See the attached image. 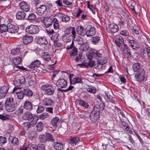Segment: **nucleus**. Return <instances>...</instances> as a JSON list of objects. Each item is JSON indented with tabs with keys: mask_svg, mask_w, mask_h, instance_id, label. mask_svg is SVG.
I'll list each match as a JSON object with an SVG mask.
<instances>
[{
	"mask_svg": "<svg viewBox=\"0 0 150 150\" xmlns=\"http://www.w3.org/2000/svg\"><path fill=\"white\" fill-rule=\"evenodd\" d=\"M64 34L63 36L62 39L65 42L71 41L73 39L76 34L74 28L70 27L67 28L64 31Z\"/></svg>",
	"mask_w": 150,
	"mask_h": 150,
	"instance_id": "obj_1",
	"label": "nucleus"
},
{
	"mask_svg": "<svg viewBox=\"0 0 150 150\" xmlns=\"http://www.w3.org/2000/svg\"><path fill=\"white\" fill-rule=\"evenodd\" d=\"M5 105L6 111L12 112L16 109L17 104L16 103L14 102L13 98L8 97L7 98L5 102Z\"/></svg>",
	"mask_w": 150,
	"mask_h": 150,
	"instance_id": "obj_2",
	"label": "nucleus"
},
{
	"mask_svg": "<svg viewBox=\"0 0 150 150\" xmlns=\"http://www.w3.org/2000/svg\"><path fill=\"white\" fill-rule=\"evenodd\" d=\"M41 89L44 91V93L47 95H52L54 92V87L50 84L43 85L41 87Z\"/></svg>",
	"mask_w": 150,
	"mask_h": 150,
	"instance_id": "obj_3",
	"label": "nucleus"
},
{
	"mask_svg": "<svg viewBox=\"0 0 150 150\" xmlns=\"http://www.w3.org/2000/svg\"><path fill=\"white\" fill-rule=\"evenodd\" d=\"M135 78L138 81L141 82L144 80L146 79L145 72L144 69L141 68L135 75Z\"/></svg>",
	"mask_w": 150,
	"mask_h": 150,
	"instance_id": "obj_4",
	"label": "nucleus"
},
{
	"mask_svg": "<svg viewBox=\"0 0 150 150\" xmlns=\"http://www.w3.org/2000/svg\"><path fill=\"white\" fill-rule=\"evenodd\" d=\"M26 32L31 34H34L38 33L39 29L37 25H31L26 28Z\"/></svg>",
	"mask_w": 150,
	"mask_h": 150,
	"instance_id": "obj_5",
	"label": "nucleus"
},
{
	"mask_svg": "<svg viewBox=\"0 0 150 150\" xmlns=\"http://www.w3.org/2000/svg\"><path fill=\"white\" fill-rule=\"evenodd\" d=\"M74 40L76 41L78 44L80 45L83 44V39L80 36H77L76 34L75 37L73 38V40L72 41L71 44L69 45H68L66 48L67 50H69L73 47Z\"/></svg>",
	"mask_w": 150,
	"mask_h": 150,
	"instance_id": "obj_6",
	"label": "nucleus"
},
{
	"mask_svg": "<svg viewBox=\"0 0 150 150\" xmlns=\"http://www.w3.org/2000/svg\"><path fill=\"white\" fill-rule=\"evenodd\" d=\"M36 12L39 16H42L46 14L47 10L46 6L45 5H40L39 7L37 8Z\"/></svg>",
	"mask_w": 150,
	"mask_h": 150,
	"instance_id": "obj_7",
	"label": "nucleus"
},
{
	"mask_svg": "<svg viewBox=\"0 0 150 150\" xmlns=\"http://www.w3.org/2000/svg\"><path fill=\"white\" fill-rule=\"evenodd\" d=\"M105 107V105L103 103H100V105H96L94 108L93 110L91 112L96 115H99L100 108V110H103Z\"/></svg>",
	"mask_w": 150,
	"mask_h": 150,
	"instance_id": "obj_8",
	"label": "nucleus"
},
{
	"mask_svg": "<svg viewBox=\"0 0 150 150\" xmlns=\"http://www.w3.org/2000/svg\"><path fill=\"white\" fill-rule=\"evenodd\" d=\"M86 34L87 37L92 36L94 35L96 33L95 28L91 27V25H89L86 28Z\"/></svg>",
	"mask_w": 150,
	"mask_h": 150,
	"instance_id": "obj_9",
	"label": "nucleus"
},
{
	"mask_svg": "<svg viewBox=\"0 0 150 150\" xmlns=\"http://www.w3.org/2000/svg\"><path fill=\"white\" fill-rule=\"evenodd\" d=\"M8 32L10 33H17L18 30V28L17 26L11 24L10 23H8Z\"/></svg>",
	"mask_w": 150,
	"mask_h": 150,
	"instance_id": "obj_10",
	"label": "nucleus"
},
{
	"mask_svg": "<svg viewBox=\"0 0 150 150\" xmlns=\"http://www.w3.org/2000/svg\"><path fill=\"white\" fill-rule=\"evenodd\" d=\"M53 20L50 17H44L43 20V23L45 27L49 28L52 24Z\"/></svg>",
	"mask_w": 150,
	"mask_h": 150,
	"instance_id": "obj_11",
	"label": "nucleus"
},
{
	"mask_svg": "<svg viewBox=\"0 0 150 150\" xmlns=\"http://www.w3.org/2000/svg\"><path fill=\"white\" fill-rule=\"evenodd\" d=\"M57 85L62 88H65L67 85V81L64 79H58L56 82Z\"/></svg>",
	"mask_w": 150,
	"mask_h": 150,
	"instance_id": "obj_12",
	"label": "nucleus"
},
{
	"mask_svg": "<svg viewBox=\"0 0 150 150\" xmlns=\"http://www.w3.org/2000/svg\"><path fill=\"white\" fill-rule=\"evenodd\" d=\"M20 9L23 11L27 12L29 11L30 8L29 6L24 1H22L20 3Z\"/></svg>",
	"mask_w": 150,
	"mask_h": 150,
	"instance_id": "obj_13",
	"label": "nucleus"
},
{
	"mask_svg": "<svg viewBox=\"0 0 150 150\" xmlns=\"http://www.w3.org/2000/svg\"><path fill=\"white\" fill-rule=\"evenodd\" d=\"M79 140V137L71 136L68 140V142L69 144L75 146L78 143Z\"/></svg>",
	"mask_w": 150,
	"mask_h": 150,
	"instance_id": "obj_14",
	"label": "nucleus"
},
{
	"mask_svg": "<svg viewBox=\"0 0 150 150\" xmlns=\"http://www.w3.org/2000/svg\"><path fill=\"white\" fill-rule=\"evenodd\" d=\"M8 90V88L6 86H4L1 88L0 89V99L5 97Z\"/></svg>",
	"mask_w": 150,
	"mask_h": 150,
	"instance_id": "obj_15",
	"label": "nucleus"
},
{
	"mask_svg": "<svg viewBox=\"0 0 150 150\" xmlns=\"http://www.w3.org/2000/svg\"><path fill=\"white\" fill-rule=\"evenodd\" d=\"M36 41L38 44L40 45H46L48 43L46 38L45 37H40L36 39Z\"/></svg>",
	"mask_w": 150,
	"mask_h": 150,
	"instance_id": "obj_16",
	"label": "nucleus"
},
{
	"mask_svg": "<svg viewBox=\"0 0 150 150\" xmlns=\"http://www.w3.org/2000/svg\"><path fill=\"white\" fill-rule=\"evenodd\" d=\"M42 104L44 106H52L54 103V101L51 98H45L42 100Z\"/></svg>",
	"mask_w": 150,
	"mask_h": 150,
	"instance_id": "obj_17",
	"label": "nucleus"
},
{
	"mask_svg": "<svg viewBox=\"0 0 150 150\" xmlns=\"http://www.w3.org/2000/svg\"><path fill=\"white\" fill-rule=\"evenodd\" d=\"M108 30L112 33H114L118 31V28L117 25L114 23H112L108 26Z\"/></svg>",
	"mask_w": 150,
	"mask_h": 150,
	"instance_id": "obj_18",
	"label": "nucleus"
},
{
	"mask_svg": "<svg viewBox=\"0 0 150 150\" xmlns=\"http://www.w3.org/2000/svg\"><path fill=\"white\" fill-rule=\"evenodd\" d=\"M9 141L14 145L18 146L19 144L18 139L15 136H10L9 137Z\"/></svg>",
	"mask_w": 150,
	"mask_h": 150,
	"instance_id": "obj_19",
	"label": "nucleus"
},
{
	"mask_svg": "<svg viewBox=\"0 0 150 150\" xmlns=\"http://www.w3.org/2000/svg\"><path fill=\"white\" fill-rule=\"evenodd\" d=\"M70 81L71 83L76 84L81 83L82 81L81 77L80 76H77L73 78L71 81V78L70 77Z\"/></svg>",
	"mask_w": 150,
	"mask_h": 150,
	"instance_id": "obj_20",
	"label": "nucleus"
},
{
	"mask_svg": "<svg viewBox=\"0 0 150 150\" xmlns=\"http://www.w3.org/2000/svg\"><path fill=\"white\" fill-rule=\"evenodd\" d=\"M33 40V38L30 36H24L23 37L22 40L23 43L27 45L32 42Z\"/></svg>",
	"mask_w": 150,
	"mask_h": 150,
	"instance_id": "obj_21",
	"label": "nucleus"
},
{
	"mask_svg": "<svg viewBox=\"0 0 150 150\" xmlns=\"http://www.w3.org/2000/svg\"><path fill=\"white\" fill-rule=\"evenodd\" d=\"M40 64V62L39 60H37L31 63L28 67L30 69H33L38 67Z\"/></svg>",
	"mask_w": 150,
	"mask_h": 150,
	"instance_id": "obj_22",
	"label": "nucleus"
},
{
	"mask_svg": "<svg viewBox=\"0 0 150 150\" xmlns=\"http://www.w3.org/2000/svg\"><path fill=\"white\" fill-rule=\"evenodd\" d=\"M26 13L23 11H19L16 14V18L19 20H23L25 18Z\"/></svg>",
	"mask_w": 150,
	"mask_h": 150,
	"instance_id": "obj_23",
	"label": "nucleus"
},
{
	"mask_svg": "<svg viewBox=\"0 0 150 150\" xmlns=\"http://www.w3.org/2000/svg\"><path fill=\"white\" fill-rule=\"evenodd\" d=\"M25 79L24 76L21 77L19 79L13 81L14 85L16 86H20L22 83H24Z\"/></svg>",
	"mask_w": 150,
	"mask_h": 150,
	"instance_id": "obj_24",
	"label": "nucleus"
},
{
	"mask_svg": "<svg viewBox=\"0 0 150 150\" xmlns=\"http://www.w3.org/2000/svg\"><path fill=\"white\" fill-rule=\"evenodd\" d=\"M42 59L47 61H49L51 59L52 56L47 52H43L42 53Z\"/></svg>",
	"mask_w": 150,
	"mask_h": 150,
	"instance_id": "obj_25",
	"label": "nucleus"
},
{
	"mask_svg": "<svg viewBox=\"0 0 150 150\" xmlns=\"http://www.w3.org/2000/svg\"><path fill=\"white\" fill-rule=\"evenodd\" d=\"M23 107L25 109L28 110H31L33 108V105L32 103L27 100L25 101Z\"/></svg>",
	"mask_w": 150,
	"mask_h": 150,
	"instance_id": "obj_26",
	"label": "nucleus"
},
{
	"mask_svg": "<svg viewBox=\"0 0 150 150\" xmlns=\"http://www.w3.org/2000/svg\"><path fill=\"white\" fill-rule=\"evenodd\" d=\"M33 115L30 112H26L23 114L22 117L23 119L25 120H29L30 118L33 117Z\"/></svg>",
	"mask_w": 150,
	"mask_h": 150,
	"instance_id": "obj_27",
	"label": "nucleus"
},
{
	"mask_svg": "<svg viewBox=\"0 0 150 150\" xmlns=\"http://www.w3.org/2000/svg\"><path fill=\"white\" fill-rule=\"evenodd\" d=\"M127 41L129 42L130 46L133 49H135L138 48V46L137 44V43L133 40H131L129 39H127Z\"/></svg>",
	"mask_w": 150,
	"mask_h": 150,
	"instance_id": "obj_28",
	"label": "nucleus"
},
{
	"mask_svg": "<svg viewBox=\"0 0 150 150\" xmlns=\"http://www.w3.org/2000/svg\"><path fill=\"white\" fill-rule=\"evenodd\" d=\"M78 33L81 35L84 36L86 33L84 28L82 26H78L76 29Z\"/></svg>",
	"mask_w": 150,
	"mask_h": 150,
	"instance_id": "obj_29",
	"label": "nucleus"
},
{
	"mask_svg": "<svg viewBox=\"0 0 150 150\" xmlns=\"http://www.w3.org/2000/svg\"><path fill=\"white\" fill-rule=\"evenodd\" d=\"M92 56L93 58H95L98 60L99 58L102 57V54L100 53L99 51H94L92 52Z\"/></svg>",
	"mask_w": 150,
	"mask_h": 150,
	"instance_id": "obj_30",
	"label": "nucleus"
},
{
	"mask_svg": "<svg viewBox=\"0 0 150 150\" xmlns=\"http://www.w3.org/2000/svg\"><path fill=\"white\" fill-rule=\"evenodd\" d=\"M58 16L61 17L62 21L63 22H67L69 21L70 19L69 16L62 13L59 14Z\"/></svg>",
	"mask_w": 150,
	"mask_h": 150,
	"instance_id": "obj_31",
	"label": "nucleus"
},
{
	"mask_svg": "<svg viewBox=\"0 0 150 150\" xmlns=\"http://www.w3.org/2000/svg\"><path fill=\"white\" fill-rule=\"evenodd\" d=\"M64 144L60 142H57L54 143V148L57 150H62L63 149Z\"/></svg>",
	"mask_w": 150,
	"mask_h": 150,
	"instance_id": "obj_32",
	"label": "nucleus"
},
{
	"mask_svg": "<svg viewBox=\"0 0 150 150\" xmlns=\"http://www.w3.org/2000/svg\"><path fill=\"white\" fill-rule=\"evenodd\" d=\"M121 125L123 128H124L127 131L128 133H131L132 132L131 128L128 126V124L125 122L124 121H121Z\"/></svg>",
	"mask_w": 150,
	"mask_h": 150,
	"instance_id": "obj_33",
	"label": "nucleus"
},
{
	"mask_svg": "<svg viewBox=\"0 0 150 150\" xmlns=\"http://www.w3.org/2000/svg\"><path fill=\"white\" fill-rule=\"evenodd\" d=\"M38 119V117L37 116L33 115V117L31 118H30L29 120L30 121V124L32 126H33L36 124Z\"/></svg>",
	"mask_w": 150,
	"mask_h": 150,
	"instance_id": "obj_34",
	"label": "nucleus"
},
{
	"mask_svg": "<svg viewBox=\"0 0 150 150\" xmlns=\"http://www.w3.org/2000/svg\"><path fill=\"white\" fill-rule=\"evenodd\" d=\"M90 117L91 121L93 123H95L98 119L99 115L91 112L90 115Z\"/></svg>",
	"mask_w": 150,
	"mask_h": 150,
	"instance_id": "obj_35",
	"label": "nucleus"
},
{
	"mask_svg": "<svg viewBox=\"0 0 150 150\" xmlns=\"http://www.w3.org/2000/svg\"><path fill=\"white\" fill-rule=\"evenodd\" d=\"M8 24L7 25L5 24H3L0 25V32L2 33L8 31Z\"/></svg>",
	"mask_w": 150,
	"mask_h": 150,
	"instance_id": "obj_36",
	"label": "nucleus"
},
{
	"mask_svg": "<svg viewBox=\"0 0 150 150\" xmlns=\"http://www.w3.org/2000/svg\"><path fill=\"white\" fill-rule=\"evenodd\" d=\"M24 95L30 97L32 96L33 94V92L28 88H25L23 90Z\"/></svg>",
	"mask_w": 150,
	"mask_h": 150,
	"instance_id": "obj_37",
	"label": "nucleus"
},
{
	"mask_svg": "<svg viewBox=\"0 0 150 150\" xmlns=\"http://www.w3.org/2000/svg\"><path fill=\"white\" fill-rule=\"evenodd\" d=\"M22 126L24 129L28 130L32 126L29 122H26L21 124Z\"/></svg>",
	"mask_w": 150,
	"mask_h": 150,
	"instance_id": "obj_38",
	"label": "nucleus"
},
{
	"mask_svg": "<svg viewBox=\"0 0 150 150\" xmlns=\"http://www.w3.org/2000/svg\"><path fill=\"white\" fill-rule=\"evenodd\" d=\"M13 62L14 64V66L18 65L20 64L21 61V56L16 57L13 58L12 59Z\"/></svg>",
	"mask_w": 150,
	"mask_h": 150,
	"instance_id": "obj_39",
	"label": "nucleus"
},
{
	"mask_svg": "<svg viewBox=\"0 0 150 150\" xmlns=\"http://www.w3.org/2000/svg\"><path fill=\"white\" fill-rule=\"evenodd\" d=\"M95 62L89 59L88 62H84L82 64V65L86 67H92L94 65Z\"/></svg>",
	"mask_w": 150,
	"mask_h": 150,
	"instance_id": "obj_40",
	"label": "nucleus"
},
{
	"mask_svg": "<svg viewBox=\"0 0 150 150\" xmlns=\"http://www.w3.org/2000/svg\"><path fill=\"white\" fill-rule=\"evenodd\" d=\"M53 26L55 30H57L59 28V25L57 19L56 18H54L53 20Z\"/></svg>",
	"mask_w": 150,
	"mask_h": 150,
	"instance_id": "obj_41",
	"label": "nucleus"
},
{
	"mask_svg": "<svg viewBox=\"0 0 150 150\" xmlns=\"http://www.w3.org/2000/svg\"><path fill=\"white\" fill-rule=\"evenodd\" d=\"M59 118L57 117L54 118L51 121V123L52 125L54 127H57V124L59 121Z\"/></svg>",
	"mask_w": 150,
	"mask_h": 150,
	"instance_id": "obj_42",
	"label": "nucleus"
},
{
	"mask_svg": "<svg viewBox=\"0 0 150 150\" xmlns=\"http://www.w3.org/2000/svg\"><path fill=\"white\" fill-rule=\"evenodd\" d=\"M89 46L87 43H84L81 45L79 47V49L82 51H86L88 49Z\"/></svg>",
	"mask_w": 150,
	"mask_h": 150,
	"instance_id": "obj_43",
	"label": "nucleus"
},
{
	"mask_svg": "<svg viewBox=\"0 0 150 150\" xmlns=\"http://www.w3.org/2000/svg\"><path fill=\"white\" fill-rule=\"evenodd\" d=\"M141 67L140 64L139 63H136L132 65V68L133 71L134 72H137Z\"/></svg>",
	"mask_w": 150,
	"mask_h": 150,
	"instance_id": "obj_44",
	"label": "nucleus"
},
{
	"mask_svg": "<svg viewBox=\"0 0 150 150\" xmlns=\"http://www.w3.org/2000/svg\"><path fill=\"white\" fill-rule=\"evenodd\" d=\"M87 91L89 93H95L96 92V88L95 87L91 86H88L87 88Z\"/></svg>",
	"mask_w": 150,
	"mask_h": 150,
	"instance_id": "obj_45",
	"label": "nucleus"
},
{
	"mask_svg": "<svg viewBox=\"0 0 150 150\" xmlns=\"http://www.w3.org/2000/svg\"><path fill=\"white\" fill-rule=\"evenodd\" d=\"M28 137L30 140H33L35 138V132L33 131L29 132L28 133Z\"/></svg>",
	"mask_w": 150,
	"mask_h": 150,
	"instance_id": "obj_46",
	"label": "nucleus"
},
{
	"mask_svg": "<svg viewBox=\"0 0 150 150\" xmlns=\"http://www.w3.org/2000/svg\"><path fill=\"white\" fill-rule=\"evenodd\" d=\"M105 96L108 99L109 101L112 103H114V100L113 97L110 95L108 92L105 91Z\"/></svg>",
	"mask_w": 150,
	"mask_h": 150,
	"instance_id": "obj_47",
	"label": "nucleus"
},
{
	"mask_svg": "<svg viewBox=\"0 0 150 150\" xmlns=\"http://www.w3.org/2000/svg\"><path fill=\"white\" fill-rule=\"evenodd\" d=\"M39 139L40 141L42 142L45 143L48 140L47 137H46V135H40L39 137Z\"/></svg>",
	"mask_w": 150,
	"mask_h": 150,
	"instance_id": "obj_48",
	"label": "nucleus"
},
{
	"mask_svg": "<svg viewBox=\"0 0 150 150\" xmlns=\"http://www.w3.org/2000/svg\"><path fill=\"white\" fill-rule=\"evenodd\" d=\"M36 127L37 130L39 132L41 131L43 127V123L42 122H40L38 123Z\"/></svg>",
	"mask_w": 150,
	"mask_h": 150,
	"instance_id": "obj_49",
	"label": "nucleus"
},
{
	"mask_svg": "<svg viewBox=\"0 0 150 150\" xmlns=\"http://www.w3.org/2000/svg\"><path fill=\"white\" fill-rule=\"evenodd\" d=\"M98 61L99 62V63L104 65L107 62L108 58L107 57H102L99 58Z\"/></svg>",
	"mask_w": 150,
	"mask_h": 150,
	"instance_id": "obj_50",
	"label": "nucleus"
},
{
	"mask_svg": "<svg viewBox=\"0 0 150 150\" xmlns=\"http://www.w3.org/2000/svg\"><path fill=\"white\" fill-rule=\"evenodd\" d=\"M103 64L101 63H99V62L98 61L97 64L96 65L95 69L98 70H102L104 67V66H103Z\"/></svg>",
	"mask_w": 150,
	"mask_h": 150,
	"instance_id": "obj_51",
	"label": "nucleus"
},
{
	"mask_svg": "<svg viewBox=\"0 0 150 150\" xmlns=\"http://www.w3.org/2000/svg\"><path fill=\"white\" fill-rule=\"evenodd\" d=\"M100 38L99 37H93L91 39V40L93 44H96L98 43L100 40Z\"/></svg>",
	"mask_w": 150,
	"mask_h": 150,
	"instance_id": "obj_52",
	"label": "nucleus"
},
{
	"mask_svg": "<svg viewBox=\"0 0 150 150\" xmlns=\"http://www.w3.org/2000/svg\"><path fill=\"white\" fill-rule=\"evenodd\" d=\"M58 33H54L52 34V35L51 37V40L54 43L58 40Z\"/></svg>",
	"mask_w": 150,
	"mask_h": 150,
	"instance_id": "obj_53",
	"label": "nucleus"
},
{
	"mask_svg": "<svg viewBox=\"0 0 150 150\" xmlns=\"http://www.w3.org/2000/svg\"><path fill=\"white\" fill-rule=\"evenodd\" d=\"M78 51L77 49L74 47L72 50L69 52L70 55L71 57L75 56L77 53Z\"/></svg>",
	"mask_w": 150,
	"mask_h": 150,
	"instance_id": "obj_54",
	"label": "nucleus"
},
{
	"mask_svg": "<svg viewBox=\"0 0 150 150\" xmlns=\"http://www.w3.org/2000/svg\"><path fill=\"white\" fill-rule=\"evenodd\" d=\"M46 137H47L48 140L52 142H54V138L52 135L49 133L46 134Z\"/></svg>",
	"mask_w": 150,
	"mask_h": 150,
	"instance_id": "obj_55",
	"label": "nucleus"
},
{
	"mask_svg": "<svg viewBox=\"0 0 150 150\" xmlns=\"http://www.w3.org/2000/svg\"><path fill=\"white\" fill-rule=\"evenodd\" d=\"M133 31L134 33L137 35L139 34L141 32V30L138 27L136 26L133 27Z\"/></svg>",
	"mask_w": 150,
	"mask_h": 150,
	"instance_id": "obj_56",
	"label": "nucleus"
},
{
	"mask_svg": "<svg viewBox=\"0 0 150 150\" xmlns=\"http://www.w3.org/2000/svg\"><path fill=\"white\" fill-rule=\"evenodd\" d=\"M36 18V15L33 13L30 14L28 16V19L30 21H34Z\"/></svg>",
	"mask_w": 150,
	"mask_h": 150,
	"instance_id": "obj_57",
	"label": "nucleus"
},
{
	"mask_svg": "<svg viewBox=\"0 0 150 150\" xmlns=\"http://www.w3.org/2000/svg\"><path fill=\"white\" fill-rule=\"evenodd\" d=\"M20 52V49L18 48H16L15 49H13L11 50V53L12 54L18 55Z\"/></svg>",
	"mask_w": 150,
	"mask_h": 150,
	"instance_id": "obj_58",
	"label": "nucleus"
},
{
	"mask_svg": "<svg viewBox=\"0 0 150 150\" xmlns=\"http://www.w3.org/2000/svg\"><path fill=\"white\" fill-rule=\"evenodd\" d=\"M79 104L80 105L86 108H88L89 106L88 104L84 102V101L82 100H79Z\"/></svg>",
	"mask_w": 150,
	"mask_h": 150,
	"instance_id": "obj_59",
	"label": "nucleus"
},
{
	"mask_svg": "<svg viewBox=\"0 0 150 150\" xmlns=\"http://www.w3.org/2000/svg\"><path fill=\"white\" fill-rule=\"evenodd\" d=\"M44 107L42 105L38 106V108L36 110V112L38 113H40L44 111Z\"/></svg>",
	"mask_w": 150,
	"mask_h": 150,
	"instance_id": "obj_60",
	"label": "nucleus"
},
{
	"mask_svg": "<svg viewBox=\"0 0 150 150\" xmlns=\"http://www.w3.org/2000/svg\"><path fill=\"white\" fill-rule=\"evenodd\" d=\"M49 116V114L47 112H45L40 115L39 117V118L41 120H44L47 118Z\"/></svg>",
	"mask_w": 150,
	"mask_h": 150,
	"instance_id": "obj_61",
	"label": "nucleus"
},
{
	"mask_svg": "<svg viewBox=\"0 0 150 150\" xmlns=\"http://www.w3.org/2000/svg\"><path fill=\"white\" fill-rule=\"evenodd\" d=\"M24 94L23 91H21V92H19V93H18L16 95L18 99L21 100L24 97Z\"/></svg>",
	"mask_w": 150,
	"mask_h": 150,
	"instance_id": "obj_62",
	"label": "nucleus"
},
{
	"mask_svg": "<svg viewBox=\"0 0 150 150\" xmlns=\"http://www.w3.org/2000/svg\"><path fill=\"white\" fill-rule=\"evenodd\" d=\"M62 45V43L59 42L58 40L54 43L53 46L55 48H59L61 47Z\"/></svg>",
	"mask_w": 150,
	"mask_h": 150,
	"instance_id": "obj_63",
	"label": "nucleus"
},
{
	"mask_svg": "<svg viewBox=\"0 0 150 150\" xmlns=\"http://www.w3.org/2000/svg\"><path fill=\"white\" fill-rule=\"evenodd\" d=\"M37 150H45V145L42 144H38Z\"/></svg>",
	"mask_w": 150,
	"mask_h": 150,
	"instance_id": "obj_64",
	"label": "nucleus"
}]
</instances>
